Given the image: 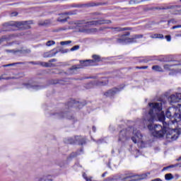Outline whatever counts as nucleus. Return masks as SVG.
<instances>
[{
	"label": "nucleus",
	"instance_id": "4c0bfd02",
	"mask_svg": "<svg viewBox=\"0 0 181 181\" xmlns=\"http://www.w3.org/2000/svg\"><path fill=\"white\" fill-rule=\"evenodd\" d=\"M5 74L0 76V80H12V78H15V77H4Z\"/></svg>",
	"mask_w": 181,
	"mask_h": 181
},
{
	"label": "nucleus",
	"instance_id": "6e6552de",
	"mask_svg": "<svg viewBox=\"0 0 181 181\" xmlns=\"http://www.w3.org/2000/svg\"><path fill=\"white\" fill-rule=\"evenodd\" d=\"M86 103H81L78 100H76L74 99H71L69 102L67 103L68 108H78L80 110L81 108H83L84 105H86Z\"/></svg>",
	"mask_w": 181,
	"mask_h": 181
},
{
	"label": "nucleus",
	"instance_id": "a878e982",
	"mask_svg": "<svg viewBox=\"0 0 181 181\" xmlns=\"http://www.w3.org/2000/svg\"><path fill=\"white\" fill-rule=\"evenodd\" d=\"M175 66H180V64H165L163 68L165 70H173L172 67H175Z\"/></svg>",
	"mask_w": 181,
	"mask_h": 181
},
{
	"label": "nucleus",
	"instance_id": "423d86ee",
	"mask_svg": "<svg viewBox=\"0 0 181 181\" xmlns=\"http://www.w3.org/2000/svg\"><path fill=\"white\" fill-rule=\"evenodd\" d=\"M53 118L56 119H63V118H68V119H73V115H71L69 112H56L52 114Z\"/></svg>",
	"mask_w": 181,
	"mask_h": 181
},
{
	"label": "nucleus",
	"instance_id": "ddd939ff",
	"mask_svg": "<svg viewBox=\"0 0 181 181\" xmlns=\"http://www.w3.org/2000/svg\"><path fill=\"white\" fill-rule=\"evenodd\" d=\"M119 91H121L120 89L117 88H113L106 92L104 93V95H105V97H114V95H115V94H117V93H119Z\"/></svg>",
	"mask_w": 181,
	"mask_h": 181
},
{
	"label": "nucleus",
	"instance_id": "c03bdc74",
	"mask_svg": "<svg viewBox=\"0 0 181 181\" xmlns=\"http://www.w3.org/2000/svg\"><path fill=\"white\" fill-rule=\"evenodd\" d=\"M150 175V173H146V174H143V175H141V177L140 178L141 180H142V179H146V177H148V175Z\"/></svg>",
	"mask_w": 181,
	"mask_h": 181
},
{
	"label": "nucleus",
	"instance_id": "5701e85b",
	"mask_svg": "<svg viewBox=\"0 0 181 181\" xmlns=\"http://www.w3.org/2000/svg\"><path fill=\"white\" fill-rule=\"evenodd\" d=\"M49 25H52V20H44V21H40L38 22L39 26H49Z\"/></svg>",
	"mask_w": 181,
	"mask_h": 181
},
{
	"label": "nucleus",
	"instance_id": "774afa93",
	"mask_svg": "<svg viewBox=\"0 0 181 181\" xmlns=\"http://www.w3.org/2000/svg\"><path fill=\"white\" fill-rule=\"evenodd\" d=\"M176 36H177V37H179V36L181 37V34H177Z\"/></svg>",
	"mask_w": 181,
	"mask_h": 181
},
{
	"label": "nucleus",
	"instance_id": "4d7b16f0",
	"mask_svg": "<svg viewBox=\"0 0 181 181\" xmlns=\"http://www.w3.org/2000/svg\"><path fill=\"white\" fill-rule=\"evenodd\" d=\"M173 15H181V13L179 11H176L175 13H173Z\"/></svg>",
	"mask_w": 181,
	"mask_h": 181
},
{
	"label": "nucleus",
	"instance_id": "2f4dec72",
	"mask_svg": "<svg viewBox=\"0 0 181 181\" xmlns=\"http://www.w3.org/2000/svg\"><path fill=\"white\" fill-rule=\"evenodd\" d=\"M150 37H151V39H163V35L154 34L153 35H151Z\"/></svg>",
	"mask_w": 181,
	"mask_h": 181
},
{
	"label": "nucleus",
	"instance_id": "13d9d810",
	"mask_svg": "<svg viewBox=\"0 0 181 181\" xmlns=\"http://www.w3.org/2000/svg\"><path fill=\"white\" fill-rule=\"evenodd\" d=\"M96 129H97V128H96L95 126H93L92 130H93L94 132H95Z\"/></svg>",
	"mask_w": 181,
	"mask_h": 181
},
{
	"label": "nucleus",
	"instance_id": "f8f14e48",
	"mask_svg": "<svg viewBox=\"0 0 181 181\" xmlns=\"http://www.w3.org/2000/svg\"><path fill=\"white\" fill-rule=\"evenodd\" d=\"M29 64H34L35 66H42V67H52L53 64H49L47 62H43L40 61H37V62H28Z\"/></svg>",
	"mask_w": 181,
	"mask_h": 181
},
{
	"label": "nucleus",
	"instance_id": "cd10ccee",
	"mask_svg": "<svg viewBox=\"0 0 181 181\" xmlns=\"http://www.w3.org/2000/svg\"><path fill=\"white\" fill-rule=\"evenodd\" d=\"M135 175H129L127 176H126L125 177H124L122 179L123 181H137L138 180H134L132 179V177H134Z\"/></svg>",
	"mask_w": 181,
	"mask_h": 181
},
{
	"label": "nucleus",
	"instance_id": "473e14b6",
	"mask_svg": "<svg viewBox=\"0 0 181 181\" xmlns=\"http://www.w3.org/2000/svg\"><path fill=\"white\" fill-rule=\"evenodd\" d=\"M175 177L173 176V175H172V173H168L165 175V180H172V179H174Z\"/></svg>",
	"mask_w": 181,
	"mask_h": 181
},
{
	"label": "nucleus",
	"instance_id": "f3484780",
	"mask_svg": "<svg viewBox=\"0 0 181 181\" xmlns=\"http://www.w3.org/2000/svg\"><path fill=\"white\" fill-rule=\"evenodd\" d=\"M142 37H144L142 34L134 35L131 38L127 37V43H137L138 40L136 39H142Z\"/></svg>",
	"mask_w": 181,
	"mask_h": 181
},
{
	"label": "nucleus",
	"instance_id": "79ce46f5",
	"mask_svg": "<svg viewBox=\"0 0 181 181\" xmlns=\"http://www.w3.org/2000/svg\"><path fill=\"white\" fill-rule=\"evenodd\" d=\"M80 49V45H75L72 48H71V52H74L75 50H78Z\"/></svg>",
	"mask_w": 181,
	"mask_h": 181
},
{
	"label": "nucleus",
	"instance_id": "4468645a",
	"mask_svg": "<svg viewBox=\"0 0 181 181\" xmlns=\"http://www.w3.org/2000/svg\"><path fill=\"white\" fill-rule=\"evenodd\" d=\"M172 132L173 131H171V133H170L167 130V132L165 133L166 134L165 138L167 141H168V142H173V141H176L177 139L178 138L177 134H173Z\"/></svg>",
	"mask_w": 181,
	"mask_h": 181
},
{
	"label": "nucleus",
	"instance_id": "b1692460",
	"mask_svg": "<svg viewBox=\"0 0 181 181\" xmlns=\"http://www.w3.org/2000/svg\"><path fill=\"white\" fill-rule=\"evenodd\" d=\"M65 144H77V141H76V136L74 138L73 137H69L68 139H66L64 140Z\"/></svg>",
	"mask_w": 181,
	"mask_h": 181
},
{
	"label": "nucleus",
	"instance_id": "49530a36",
	"mask_svg": "<svg viewBox=\"0 0 181 181\" xmlns=\"http://www.w3.org/2000/svg\"><path fill=\"white\" fill-rule=\"evenodd\" d=\"M60 83V81H57V80H52L50 82V84H59Z\"/></svg>",
	"mask_w": 181,
	"mask_h": 181
},
{
	"label": "nucleus",
	"instance_id": "2eb2a0df",
	"mask_svg": "<svg viewBox=\"0 0 181 181\" xmlns=\"http://www.w3.org/2000/svg\"><path fill=\"white\" fill-rule=\"evenodd\" d=\"M170 101L171 103H181V93H176L170 96Z\"/></svg>",
	"mask_w": 181,
	"mask_h": 181
},
{
	"label": "nucleus",
	"instance_id": "f704fd0d",
	"mask_svg": "<svg viewBox=\"0 0 181 181\" xmlns=\"http://www.w3.org/2000/svg\"><path fill=\"white\" fill-rule=\"evenodd\" d=\"M68 19H70V17H66L64 18H62V17H59L57 18V21L61 22L62 23H64V22H67Z\"/></svg>",
	"mask_w": 181,
	"mask_h": 181
},
{
	"label": "nucleus",
	"instance_id": "680f3d73",
	"mask_svg": "<svg viewBox=\"0 0 181 181\" xmlns=\"http://www.w3.org/2000/svg\"><path fill=\"white\" fill-rule=\"evenodd\" d=\"M93 15H96V16H98V15H101V13H98V12H95L93 13Z\"/></svg>",
	"mask_w": 181,
	"mask_h": 181
},
{
	"label": "nucleus",
	"instance_id": "c9c22d12",
	"mask_svg": "<svg viewBox=\"0 0 181 181\" xmlns=\"http://www.w3.org/2000/svg\"><path fill=\"white\" fill-rule=\"evenodd\" d=\"M6 53H13V54H18V49H5Z\"/></svg>",
	"mask_w": 181,
	"mask_h": 181
},
{
	"label": "nucleus",
	"instance_id": "39448f33",
	"mask_svg": "<svg viewBox=\"0 0 181 181\" xmlns=\"http://www.w3.org/2000/svg\"><path fill=\"white\" fill-rule=\"evenodd\" d=\"M88 66H93V61H91L90 59L81 60L80 64L72 66L68 69V73L69 74H77L80 69L87 67Z\"/></svg>",
	"mask_w": 181,
	"mask_h": 181
},
{
	"label": "nucleus",
	"instance_id": "69168bd1",
	"mask_svg": "<svg viewBox=\"0 0 181 181\" xmlns=\"http://www.w3.org/2000/svg\"><path fill=\"white\" fill-rule=\"evenodd\" d=\"M177 160L179 162V161H180L181 160V156H180L177 159Z\"/></svg>",
	"mask_w": 181,
	"mask_h": 181
},
{
	"label": "nucleus",
	"instance_id": "393cba45",
	"mask_svg": "<svg viewBox=\"0 0 181 181\" xmlns=\"http://www.w3.org/2000/svg\"><path fill=\"white\" fill-rule=\"evenodd\" d=\"M57 54V52L52 53V51H49L48 52H45L43 54V57L47 58V57H53V56H56Z\"/></svg>",
	"mask_w": 181,
	"mask_h": 181
},
{
	"label": "nucleus",
	"instance_id": "a18cd8bd",
	"mask_svg": "<svg viewBox=\"0 0 181 181\" xmlns=\"http://www.w3.org/2000/svg\"><path fill=\"white\" fill-rule=\"evenodd\" d=\"M6 36L4 35L0 38V45L1 43H2L3 42H5V40H6Z\"/></svg>",
	"mask_w": 181,
	"mask_h": 181
},
{
	"label": "nucleus",
	"instance_id": "9b49d317",
	"mask_svg": "<svg viewBox=\"0 0 181 181\" xmlns=\"http://www.w3.org/2000/svg\"><path fill=\"white\" fill-rule=\"evenodd\" d=\"M134 136H132V141L134 143L136 144V138L138 139H142V134L141 132L135 128L133 129V132H132Z\"/></svg>",
	"mask_w": 181,
	"mask_h": 181
},
{
	"label": "nucleus",
	"instance_id": "6ab92c4d",
	"mask_svg": "<svg viewBox=\"0 0 181 181\" xmlns=\"http://www.w3.org/2000/svg\"><path fill=\"white\" fill-rule=\"evenodd\" d=\"M105 29H112L115 32H124V30H131V28H120V27H111V28H105Z\"/></svg>",
	"mask_w": 181,
	"mask_h": 181
},
{
	"label": "nucleus",
	"instance_id": "0eeeda50",
	"mask_svg": "<svg viewBox=\"0 0 181 181\" xmlns=\"http://www.w3.org/2000/svg\"><path fill=\"white\" fill-rule=\"evenodd\" d=\"M108 84V80L105 81H93L86 83L84 87L86 90H90V88H93L94 86H106Z\"/></svg>",
	"mask_w": 181,
	"mask_h": 181
},
{
	"label": "nucleus",
	"instance_id": "7c9ffc66",
	"mask_svg": "<svg viewBox=\"0 0 181 181\" xmlns=\"http://www.w3.org/2000/svg\"><path fill=\"white\" fill-rule=\"evenodd\" d=\"M71 29L70 26H64L54 30V32H62V30H69Z\"/></svg>",
	"mask_w": 181,
	"mask_h": 181
},
{
	"label": "nucleus",
	"instance_id": "37998d69",
	"mask_svg": "<svg viewBox=\"0 0 181 181\" xmlns=\"http://www.w3.org/2000/svg\"><path fill=\"white\" fill-rule=\"evenodd\" d=\"M163 62H172V59H169L168 57H165L163 59Z\"/></svg>",
	"mask_w": 181,
	"mask_h": 181
},
{
	"label": "nucleus",
	"instance_id": "9d476101",
	"mask_svg": "<svg viewBox=\"0 0 181 181\" xmlns=\"http://www.w3.org/2000/svg\"><path fill=\"white\" fill-rule=\"evenodd\" d=\"M131 35V33L126 32L124 34L122 35L119 38L116 40V42L119 43L121 45H124V43H128V37Z\"/></svg>",
	"mask_w": 181,
	"mask_h": 181
},
{
	"label": "nucleus",
	"instance_id": "a19ab883",
	"mask_svg": "<svg viewBox=\"0 0 181 181\" xmlns=\"http://www.w3.org/2000/svg\"><path fill=\"white\" fill-rule=\"evenodd\" d=\"M172 168H175V165H170L167 167H164L162 170V172H165V170H168V169H172Z\"/></svg>",
	"mask_w": 181,
	"mask_h": 181
},
{
	"label": "nucleus",
	"instance_id": "6e6d98bb",
	"mask_svg": "<svg viewBox=\"0 0 181 181\" xmlns=\"http://www.w3.org/2000/svg\"><path fill=\"white\" fill-rule=\"evenodd\" d=\"M151 181H162V180L160 178H156L152 180Z\"/></svg>",
	"mask_w": 181,
	"mask_h": 181
},
{
	"label": "nucleus",
	"instance_id": "a211bd4d",
	"mask_svg": "<svg viewBox=\"0 0 181 181\" xmlns=\"http://www.w3.org/2000/svg\"><path fill=\"white\" fill-rule=\"evenodd\" d=\"M75 139L78 145H86L87 144V138L81 136H76Z\"/></svg>",
	"mask_w": 181,
	"mask_h": 181
},
{
	"label": "nucleus",
	"instance_id": "7ed1b4c3",
	"mask_svg": "<svg viewBox=\"0 0 181 181\" xmlns=\"http://www.w3.org/2000/svg\"><path fill=\"white\" fill-rule=\"evenodd\" d=\"M164 115L165 121H166V118H168L171 124H176L181 120V107H169Z\"/></svg>",
	"mask_w": 181,
	"mask_h": 181
},
{
	"label": "nucleus",
	"instance_id": "aec40b11",
	"mask_svg": "<svg viewBox=\"0 0 181 181\" xmlns=\"http://www.w3.org/2000/svg\"><path fill=\"white\" fill-rule=\"evenodd\" d=\"M25 88H32L33 90H40L42 86L39 85H33L30 83H24Z\"/></svg>",
	"mask_w": 181,
	"mask_h": 181
},
{
	"label": "nucleus",
	"instance_id": "e2e57ef3",
	"mask_svg": "<svg viewBox=\"0 0 181 181\" xmlns=\"http://www.w3.org/2000/svg\"><path fill=\"white\" fill-rule=\"evenodd\" d=\"M67 52H69V49H64L62 51V53H67Z\"/></svg>",
	"mask_w": 181,
	"mask_h": 181
},
{
	"label": "nucleus",
	"instance_id": "20e7f679",
	"mask_svg": "<svg viewBox=\"0 0 181 181\" xmlns=\"http://www.w3.org/2000/svg\"><path fill=\"white\" fill-rule=\"evenodd\" d=\"M33 25V21H20V22H8L3 24L4 30V31H11L13 30V28L15 26H26V29H30V25Z\"/></svg>",
	"mask_w": 181,
	"mask_h": 181
},
{
	"label": "nucleus",
	"instance_id": "bb28decb",
	"mask_svg": "<svg viewBox=\"0 0 181 181\" xmlns=\"http://www.w3.org/2000/svg\"><path fill=\"white\" fill-rule=\"evenodd\" d=\"M177 6H168L165 7H156L155 9L161 11V10H166V9H174Z\"/></svg>",
	"mask_w": 181,
	"mask_h": 181
},
{
	"label": "nucleus",
	"instance_id": "4be33fe9",
	"mask_svg": "<svg viewBox=\"0 0 181 181\" xmlns=\"http://www.w3.org/2000/svg\"><path fill=\"white\" fill-rule=\"evenodd\" d=\"M35 181H53L52 175H43L40 178H36Z\"/></svg>",
	"mask_w": 181,
	"mask_h": 181
},
{
	"label": "nucleus",
	"instance_id": "f257e3e1",
	"mask_svg": "<svg viewBox=\"0 0 181 181\" xmlns=\"http://www.w3.org/2000/svg\"><path fill=\"white\" fill-rule=\"evenodd\" d=\"M163 108L162 102L149 103L148 112L143 122L149 131H153V135L156 138H163L170 124V122L165 121V112L162 111Z\"/></svg>",
	"mask_w": 181,
	"mask_h": 181
},
{
	"label": "nucleus",
	"instance_id": "338daca9",
	"mask_svg": "<svg viewBox=\"0 0 181 181\" xmlns=\"http://www.w3.org/2000/svg\"><path fill=\"white\" fill-rule=\"evenodd\" d=\"M86 180V181H92V180H91V178H88V177Z\"/></svg>",
	"mask_w": 181,
	"mask_h": 181
},
{
	"label": "nucleus",
	"instance_id": "f03ea898",
	"mask_svg": "<svg viewBox=\"0 0 181 181\" xmlns=\"http://www.w3.org/2000/svg\"><path fill=\"white\" fill-rule=\"evenodd\" d=\"M111 23L110 20H97L92 21H86V20H80L74 22V25L78 31L81 33H86V35H91V33H97V28H90V26H97L98 25H105Z\"/></svg>",
	"mask_w": 181,
	"mask_h": 181
},
{
	"label": "nucleus",
	"instance_id": "ea45409f",
	"mask_svg": "<svg viewBox=\"0 0 181 181\" xmlns=\"http://www.w3.org/2000/svg\"><path fill=\"white\" fill-rule=\"evenodd\" d=\"M70 43H71V40H68V41H62L60 42L61 46H65L67 45H70Z\"/></svg>",
	"mask_w": 181,
	"mask_h": 181
},
{
	"label": "nucleus",
	"instance_id": "72a5a7b5",
	"mask_svg": "<svg viewBox=\"0 0 181 181\" xmlns=\"http://www.w3.org/2000/svg\"><path fill=\"white\" fill-rule=\"evenodd\" d=\"M152 70H154L155 71H163V70L162 69V67H160L158 65L153 66Z\"/></svg>",
	"mask_w": 181,
	"mask_h": 181
},
{
	"label": "nucleus",
	"instance_id": "dca6fc26",
	"mask_svg": "<svg viewBox=\"0 0 181 181\" xmlns=\"http://www.w3.org/2000/svg\"><path fill=\"white\" fill-rule=\"evenodd\" d=\"M99 5H100V3L91 2V3L86 4H73L72 7L73 8H83L84 6H88V8H90L91 6H98Z\"/></svg>",
	"mask_w": 181,
	"mask_h": 181
},
{
	"label": "nucleus",
	"instance_id": "412c9836",
	"mask_svg": "<svg viewBox=\"0 0 181 181\" xmlns=\"http://www.w3.org/2000/svg\"><path fill=\"white\" fill-rule=\"evenodd\" d=\"M32 51L30 49L21 48V49H17V54L21 56V54H29Z\"/></svg>",
	"mask_w": 181,
	"mask_h": 181
},
{
	"label": "nucleus",
	"instance_id": "603ef678",
	"mask_svg": "<svg viewBox=\"0 0 181 181\" xmlns=\"http://www.w3.org/2000/svg\"><path fill=\"white\" fill-rule=\"evenodd\" d=\"M168 22V23H176V21L173 18L171 20H169Z\"/></svg>",
	"mask_w": 181,
	"mask_h": 181
},
{
	"label": "nucleus",
	"instance_id": "e433bc0d",
	"mask_svg": "<svg viewBox=\"0 0 181 181\" xmlns=\"http://www.w3.org/2000/svg\"><path fill=\"white\" fill-rule=\"evenodd\" d=\"M78 155H80L78 152L72 153L70 154L69 159H73V158H76V156H78Z\"/></svg>",
	"mask_w": 181,
	"mask_h": 181
},
{
	"label": "nucleus",
	"instance_id": "1a4fd4ad",
	"mask_svg": "<svg viewBox=\"0 0 181 181\" xmlns=\"http://www.w3.org/2000/svg\"><path fill=\"white\" fill-rule=\"evenodd\" d=\"M129 136H131V132L129 129H123L119 132V141L125 142V141H127Z\"/></svg>",
	"mask_w": 181,
	"mask_h": 181
},
{
	"label": "nucleus",
	"instance_id": "bf43d9fd",
	"mask_svg": "<svg viewBox=\"0 0 181 181\" xmlns=\"http://www.w3.org/2000/svg\"><path fill=\"white\" fill-rule=\"evenodd\" d=\"M96 142H97V144H102L103 143V140L102 139H99Z\"/></svg>",
	"mask_w": 181,
	"mask_h": 181
},
{
	"label": "nucleus",
	"instance_id": "8fccbe9b",
	"mask_svg": "<svg viewBox=\"0 0 181 181\" xmlns=\"http://www.w3.org/2000/svg\"><path fill=\"white\" fill-rule=\"evenodd\" d=\"M55 62H57V59H52L49 60V64H52V63H54Z\"/></svg>",
	"mask_w": 181,
	"mask_h": 181
},
{
	"label": "nucleus",
	"instance_id": "5fc2aeb1",
	"mask_svg": "<svg viewBox=\"0 0 181 181\" xmlns=\"http://www.w3.org/2000/svg\"><path fill=\"white\" fill-rule=\"evenodd\" d=\"M83 179H85V180H86L88 177H87V174L83 173Z\"/></svg>",
	"mask_w": 181,
	"mask_h": 181
},
{
	"label": "nucleus",
	"instance_id": "de8ad7c7",
	"mask_svg": "<svg viewBox=\"0 0 181 181\" xmlns=\"http://www.w3.org/2000/svg\"><path fill=\"white\" fill-rule=\"evenodd\" d=\"M165 39L167 42H170V40H172V37L170 35H165Z\"/></svg>",
	"mask_w": 181,
	"mask_h": 181
},
{
	"label": "nucleus",
	"instance_id": "0e129e2a",
	"mask_svg": "<svg viewBox=\"0 0 181 181\" xmlns=\"http://www.w3.org/2000/svg\"><path fill=\"white\" fill-rule=\"evenodd\" d=\"M107 166L110 169H111V165H110V163L109 162L108 164H107Z\"/></svg>",
	"mask_w": 181,
	"mask_h": 181
},
{
	"label": "nucleus",
	"instance_id": "58836bf2",
	"mask_svg": "<svg viewBox=\"0 0 181 181\" xmlns=\"http://www.w3.org/2000/svg\"><path fill=\"white\" fill-rule=\"evenodd\" d=\"M53 45H56V42L53 40H49L46 42V46H48V47L53 46Z\"/></svg>",
	"mask_w": 181,
	"mask_h": 181
},
{
	"label": "nucleus",
	"instance_id": "c85d7f7f",
	"mask_svg": "<svg viewBox=\"0 0 181 181\" xmlns=\"http://www.w3.org/2000/svg\"><path fill=\"white\" fill-rule=\"evenodd\" d=\"M92 57L93 59H90V61H93L92 63H95V62H101V57L100 55L93 54Z\"/></svg>",
	"mask_w": 181,
	"mask_h": 181
},
{
	"label": "nucleus",
	"instance_id": "c756f323",
	"mask_svg": "<svg viewBox=\"0 0 181 181\" xmlns=\"http://www.w3.org/2000/svg\"><path fill=\"white\" fill-rule=\"evenodd\" d=\"M17 64H25V62H16L12 64H4L2 66V67H12L13 66H16Z\"/></svg>",
	"mask_w": 181,
	"mask_h": 181
},
{
	"label": "nucleus",
	"instance_id": "3c124183",
	"mask_svg": "<svg viewBox=\"0 0 181 181\" xmlns=\"http://www.w3.org/2000/svg\"><path fill=\"white\" fill-rule=\"evenodd\" d=\"M11 16H18V12H12L11 14Z\"/></svg>",
	"mask_w": 181,
	"mask_h": 181
},
{
	"label": "nucleus",
	"instance_id": "864d4df0",
	"mask_svg": "<svg viewBox=\"0 0 181 181\" xmlns=\"http://www.w3.org/2000/svg\"><path fill=\"white\" fill-rule=\"evenodd\" d=\"M177 28H181V25H174L172 27V29H177Z\"/></svg>",
	"mask_w": 181,
	"mask_h": 181
},
{
	"label": "nucleus",
	"instance_id": "09e8293b",
	"mask_svg": "<svg viewBox=\"0 0 181 181\" xmlns=\"http://www.w3.org/2000/svg\"><path fill=\"white\" fill-rule=\"evenodd\" d=\"M136 69H144L146 70V69H148V66H136Z\"/></svg>",
	"mask_w": 181,
	"mask_h": 181
},
{
	"label": "nucleus",
	"instance_id": "052dcab7",
	"mask_svg": "<svg viewBox=\"0 0 181 181\" xmlns=\"http://www.w3.org/2000/svg\"><path fill=\"white\" fill-rule=\"evenodd\" d=\"M107 172H105L103 174H102V177H105V175H107Z\"/></svg>",
	"mask_w": 181,
	"mask_h": 181
}]
</instances>
